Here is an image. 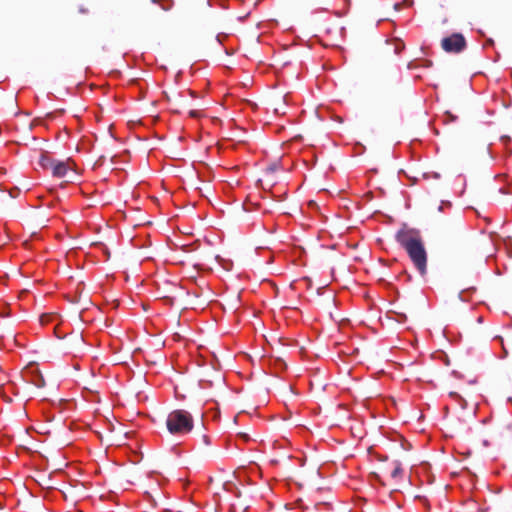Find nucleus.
<instances>
[{
  "mask_svg": "<svg viewBox=\"0 0 512 512\" xmlns=\"http://www.w3.org/2000/svg\"><path fill=\"white\" fill-rule=\"evenodd\" d=\"M396 241L405 249L414 267L421 276L427 273V251L419 230L404 226L397 231Z\"/></svg>",
  "mask_w": 512,
  "mask_h": 512,
  "instance_id": "obj_1",
  "label": "nucleus"
},
{
  "mask_svg": "<svg viewBox=\"0 0 512 512\" xmlns=\"http://www.w3.org/2000/svg\"><path fill=\"white\" fill-rule=\"evenodd\" d=\"M166 426L173 435H185L193 429V417L188 411L177 409L168 414Z\"/></svg>",
  "mask_w": 512,
  "mask_h": 512,
  "instance_id": "obj_2",
  "label": "nucleus"
},
{
  "mask_svg": "<svg viewBox=\"0 0 512 512\" xmlns=\"http://www.w3.org/2000/svg\"><path fill=\"white\" fill-rule=\"evenodd\" d=\"M442 49L447 53H460L466 48V40L460 33H453L441 41Z\"/></svg>",
  "mask_w": 512,
  "mask_h": 512,
  "instance_id": "obj_3",
  "label": "nucleus"
},
{
  "mask_svg": "<svg viewBox=\"0 0 512 512\" xmlns=\"http://www.w3.org/2000/svg\"><path fill=\"white\" fill-rule=\"evenodd\" d=\"M28 374H31V378L29 381L36 386L37 388H42L45 386V379L43 375L40 373V371L37 369V367H30L29 370L26 372V377Z\"/></svg>",
  "mask_w": 512,
  "mask_h": 512,
  "instance_id": "obj_4",
  "label": "nucleus"
},
{
  "mask_svg": "<svg viewBox=\"0 0 512 512\" xmlns=\"http://www.w3.org/2000/svg\"><path fill=\"white\" fill-rule=\"evenodd\" d=\"M390 477L395 483H398L403 480L404 470L401 467L400 462L395 461L392 463V469L390 471Z\"/></svg>",
  "mask_w": 512,
  "mask_h": 512,
  "instance_id": "obj_5",
  "label": "nucleus"
},
{
  "mask_svg": "<svg viewBox=\"0 0 512 512\" xmlns=\"http://www.w3.org/2000/svg\"><path fill=\"white\" fill-rule=\"evenodd\" d=\"M53 176L64 177L68 171V165L64 161H56L51 169Z\"/></svg>",
  "mask_w": 512,
  "mask_h": 512,
  "instance_id": "obj_6",
  "label": "nucleus"
},
{
  "mask_svg": "<svg viewBox=\"0 0 512 512\" xmlns=\"http://www.w3.org/2000/svg\"><path fill=\"white\" fill-rule=\"evenodd\" d=\"M284 105H285V98L284 97H277L272 102L273 110H274V112L276 114H283L284 115L286 113V111L284 109Z\"/></svg>",
  "mask_w": 512,
  "mask_h": 512,
  "instance_id": "obj_7",
  "label": "nucleus"
},
{
  "mask_svg": "<svg viewBox=\"0 0 512 512\" xmlns=\"http://www.w3.org/2000/svg\"><path fill=\"white\" fill-rule=\"evenodd\" d=\"M55 162H56V160L50 158L46 154H42L40 157V160H39V164L43 169H50V170L52 169Z\"/></svg>",
  "mask_w": 512,
  "mask_h": 512,
  "instance_id": "obj_8",
  "label": "nucleus"
},
{
  "mask_svg": "<svg viewBox=\"0 0 512 512\" xmlns=\"http://www.w3.org/2000/svg\"><path fill=\"white\" fill-rule=\"evenodd\" d=\"M52 318H53V315H51V314H43L40 317V323L42 325H46L52 320Z\"/></svg>",
  "mask_w": 512,
  "mask_h": 512,
  "instance_id": "obj_9",
  "label": "nucleus"
},
{
  "mask_svg": "<svg viewBox=\"0 0 512 512\" xmlns=\"http://www.w3.org/2000/svg\"><path fill=\"white\" fill-rule=\"evenodd\" d=\"M403 49H404V45L402 43H399V45H397L395 47V53L399 54Z\"/></svg>",
  "mask_w": 512,
  "mask_h": 512,
  "instance_id": "obj_10",
  "label": "nucleus"
},
{
  "mask_svg": "<svg viewBox=\"0 0 512 512\" xmlns=\"http://www.w3.org/2000/svg\"><path fill=\"white\" fill-rule=\"evenodd\" d=\"M189 115H190L191 117H193V118H196V117H199V116H200V113H199V111L191 110V111L189 112Z\"/></svg>",
  "mask_w": 512,
  "mask_h": 512,
  "instance_id": "obj_11",
  "label": "nucleus"
},
{
  "mask_svg": "<svg viewBox=\"0 0 512 512\" xmlns=\"http://www.w3.org/2000/svg\"><path fill=\"white\" fill-rule=\"evenodd\" d=\"M164 97L167 101H169V102L171 101V97L167 92H164Z\"/></svg>",
  "mask_w": 512,
  "mask_h": 512,
  "instance_id": "obj_12",
  "label": "nucleus"
},
{
  "mask_svg": "<svg viewBox=\"0 0 512 512\" xmlns=\"http://www.w3.org/2000/svg\"><path fill=\"white\" fill-rule=\"evenodd\" d=\"M202 438H203V441H204L206 444H209V438H208V436L203 435V437H202Z\"/></svg>",
  "mask_w": 512,
  "mask_h": 512,
  "instance_id": "obj_13",
  "label": "nucleus"
},
{
  "mask_svg": "<svg viewBox=\"0 0 512 512\" xmlns=\"http://www.w3.org/2000/svg\"><path fill=\"white\" fill-rule=\"evenodd\" d=\"M170 7H171V3H169V5H168V6H163V9L167 11V10H169V9H170Z\"/></svg>",
  "mask_w": 512,
  "mask_h": 512,
  "instance_id": "obj_14",
  "label": "nucleus"
},
{
  "mask_svg": "<svg viewBox=\"0 0 512 512\" xmlns=\"http://www.w3.org/2000/svg\"><path fill=\"white\" fill-rule=\"evenodd\" d=\"M242 436H243V438H244L245 440H248V439H249V437H248L246 434H243Z\"/></svg>",
  "mask_w": 512,
  "mask_h": 512,
  "instance_id": "obj_15",
  "label": "nucleus"
},
{
  "mask_svg": "<svg viewBox=\"0 0 512 512\" xmlns=\"http://www.w3.org/2000/svg\"><path fill=\"white\" fill-rule=\"evenodd\" d=\"M80 11L83 12V13L86 12L85 8L80 9Z\"/></svg>",
  "mask_w": 512,
  "mask_h": 512,
  "instance_id": "obj_16",
  "label": "nucleus"
}]
</instances>
